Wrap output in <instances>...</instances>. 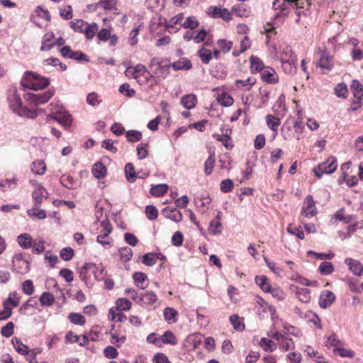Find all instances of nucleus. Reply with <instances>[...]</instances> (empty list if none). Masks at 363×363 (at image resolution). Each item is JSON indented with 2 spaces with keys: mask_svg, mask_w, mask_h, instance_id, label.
I'll return each instance as SVG.
<instances>
[{
  "mask_svg": "<svg viewBox=\"0 0 363 363\" xmlns=\"http://www.w3.org/2000/svg\"><path fill=\"white\" fill-rule=\"evenodd\" d=\"M309 0H274L273 7L274 9H280V13L287 15L290 9H295L297 18L296 23L300 21L301 16H306L309 13Z\"/></svg>",
  "mask_w": 363,
  "mask_h": 363,
  "instance_id": "f257e3e1",
  "label": "nucleus"
},
{
  "mask_svg": "<svg viewBox=\"0 0 363 363\" xmlns=\"http://www.w3.org/2000/svg\"><path fill=\"white\" fill-rule=\"evenodd\" d=\"M49 84L50 80L48 78L41 77L38 73L31 71H26L21 81V85L24 89H28L34 91L43 89Z\"/></svg>",
  "mask_w": 363,
  "mask_h": 363,
  "instance_id": "f03ea898",
  "label": "nucleus"
},
{
  "mask_svg": "<svg viewBox=\"0 0 363 363\" xmlns=\"http://www.w3.org/2000/svg\"><path fill=\"white\" fill-rule=\"evenodd\" d=\"M50 114L47 116V121L54 120L65 127H69L72 123V116L58 103L49 105Z\"/></svg>",
  "mask_w": 363,
  "mask_h": 363,
  "instance_id": "7ed1b4c3",
  "label": "nucleus"
},
{
  "mask_svg": "<svg viewBox=\"0 0 363 363\" xmlns=\"http://www.w3.org/2000/svg\"><path fill=\"white\" fill-rule=\"evenodd\" d=\"M337 167V160L334 156H330L328 160L313 169V172L316 177L321 178L323 174H332Z\"/></svg>",
  "mask_w": 363,
  "mask_h": 363,
  "instance_id": "20e7f679",
  "label": "nucleus"
},
{
  "mask_svg": "<svg viewBox=\"0 0 363 363\" xmlns=\"http://www.w3.org/2000/svg\"><path fill=\"white\" fill-rule=\"evenodd\" d=\"M54 94L52 90H48L43 94L28 92L24 95V98L30 105L38 106L48 102Z\"/></svg>",
  "mask_w": 363,
  "mask_h": 363,
  "instance_id": "39448f33",
  "label": "nucleus"
},
{
  "mask_svg": "<svg viewBox=\"0 0 363 363\" xmlns=\"http://www.w3.org/2000/svg\"><path fill=\"white\" fill-rule=\"evenodd\" d=\"M30 262L24 258L23 254L18 253L14 255L12 260L13 271L21 274H26L30 271Z\"/></svg>",
  "mask_w": 363,
  "mask_h": 363,
  "instance_id": "423d86ee",
  "label": "nucleus"
},
{
  "mask_svg": "<svg viewBox=\"0 0 363 363\" xmlns=\"http://www.w3.org/2000/svg\"><path fill=\"white\" fill-rule=\"evenodd\" d=\"M170 66V64L164 63L163 61H160L157 58H152L149 67L157 79H164L167 76Z\"/></svg>",
  "mask_w": 363,
  "mask_h": 363,
  "instance_id": "0eeeda50",
  "label": "nucleus"
},
{
  "mask_svg": "<svg viewBox=\"0 0 363 363\" xmlns=\"http://www.w3.org/2000/svg\"><path fill=\"white\" fill-rule=\"evenodd\" d=\"M8 102L12 111L18 115L25 106H23V102L20 95L17 93L16 90H13L8 96Z\"/></svg>",
  "mask_w": 363,
  "mask_h": 363,
  "instance_id": "6e6552de",
  "label": "nucleus"
},
{
  "mask_svg": "<svg viewBox=\"0 0 363 363\" xmlns=\"http://www.w3.org/2000/svg\"><path fill=\"white\" fill-rule=\"evenodd\" d=\"M208 13L212 18H220L225 21H228L231 19V13L225 8L211 6L208 9Z\"/></svg>",
  "mask_w": 363,
  "mask_h": 363,
  "instance_id": "1a4fd4ad",
  "label": "nucleus"
},
{
  "mask_svg": "<svg viewBox=\"0 0 363 363\" xmlns=\"http://www.w3.org/2000/svg\"><path fill=\"white\" fill-rule=\"evenodd\" d=\"M319 60L317 62V66L320 68L325 69L328 70H330L334 67L333 61L332 57L330 55L329 52L326 50H319Z\"/></svg>",
  "mask_w": 363,
  "mask_h": 363,
  "instance_id": "9d476101",
  "label": "nucleus"
},
{
  "mask_svg": "<svg viewBox=\"0 0 363 363\" xmlns=\"http://www.w3.org/2000/svg\"><path fill=\"white\" fill-rule=\"evenodd\" d=\"M303 205L301 211L302 215L310 218L315 216L317 213V208L311 195H308L306 197Z\"/></svg>",
  "mask_w": 363,
  "mask_h": 363,
  "instance_id": "9b49d317",
  "label": "nucleus"
},
{
  "mask_svg": "<svg viewBox=\"0 0 363 363\" xmlns=\"http://www.w3.org/2000/svg\"><path fill=\"white\" fill-rule=\"evenodd\" d=\"M35 205L40 206L43 201L48 199V192L46 189L40 184H37L32 194Z\"/></svg>",
  "mask_w": 363,
  "mask_h": 363,
  "instance_id": "f8f14e48",
  "label": "nucleus"
},
{
  "mask_svg": "<svg viewBox=\"0 0 363 363\" xmlns=\"http://www.w3.org/2000/svg\"><path fill=\"white\" fill-rule=\"evenodd\" d=\"M351 89L354 98L357 100L354 103L357 106L352 107V110L355 111L361 104V99L363 97V86L358 80H353L351 84Z\"/></svg>",
  "mask_w": 363,
  "mask_h": 363,
  "instance_id": "ddd939ff",
  "label": "nucleus"
},
{
  "mask_svg": "<svg viewBox=\"0 0 363 363\" xmlns=\"http://www.w3.org/2000/svg\"><path fill=\"white\" fill-rule=\"evenodd\" d=\"M146 71V67L143 65L138 64L134 67H128L125 71V74L128 77H133L138 82H140L139 77L143 75Z\"/></svg>",
  "mask_w": 363,
  "mask_h": 363,
  "instance_id": "4468645a",
  "label": "nucleus"
},
{
  "mask_svg": "<svg viewBox=\"0 0 363 363\" xmlns=\"http://www.w3.org/2000/svg\"><path fill=\"white\" fill-rule=\"evenodd\" d=\"M162 214L167 218L176 223L180 222L182 219V214L177 208L167 206L162 211Z\"/></svg>",
  "mask_w": 363,
  "mask_h": 363,
  "instance_id": "2eb2a0df",
  "label": "nucleus"
},
{
  "mask_svg": "<svg viewBox=\"0 0 363 363\" xmlns=\"http://www.w3.org/2000/svg\"><path fill=\"white\" fill-rule=\"evenodd\" d=\"M335 300V294L330 291H323L320 296L319 305L322 308H327Z\"/></svg>",
  "mask_w": 363,
  "mask_h": 363,
  "instance_id": "dca6fc26",
  "label": "nucleus"
},
{
  "mask_svg": "<svg viewBox=\"0 0 363 363\" xmlns=\"http://www.w3.org/2000/svg\"><path fill=\"white\" fill-rule=\"evenodd\" d=\"M345 263L348 266L349 269L355 276H361L363 272V265L362 263L356 259L352 258H346Z\"/></svg>",
  "mask_w": 363,
  "mask_h": 363,
  "instance_id": "f3484780",
  "label": "nucleus"
},
{
  "mask_svg": "<svg viewBox=\"0 0 363 363\" xmlns=\"http://www.w3.org/2000/svg\"><path fill=\"white\" fill-rule=\"evenodd\" d=\"M262 79L267 83L275 84L279 81V77L274 69L267 67L262 72Z\"/></svg>",
  "mask_w": 363,
  "mask_h": 363,
  "instance_id": "a211bd4d",
  "label": "nucleus"
},
{
  "mask_svg": "<svg viewBox=\"0 0 363 363\" xmlns=\"http://www.w3.org/2000/svg\"><path fill=\"white\" fill-rule=\"evenodd\" d=\"M55 38V35L52 32H49L45 33L42 39V45L40 47L41 51H48L51 50L55 45V43H52V40Z\"/></svg>",
  "mask_w": 363,
  "mask_h": 363,
  "instance_id": "6ab92c4d",
  "label": "nucleus"
},
{
  "mask_svg": "<svg viewBox=\"0 0 363 363\" xmlns=\"http://www.w3.org/2000/svg\"><path fill=\"white\" fill-rule=\"evenodd\" d=\"M157 301V295L152 291H148L144 294H140L137 302L147 305H152L154 304Z\"/></svg>",
  "mask_w": 363,
  "mask_h": 363,
  "instance_id": "aec40b11",
  "label": "nucleus"
},
{
  "mask_svg": "<svg viewBox=\"0 0 363 363\" xmlns=\"http://www.w3.org/2000/svg\"><path fill=\"white\" fill-rule=\"evenodd\" d=\"M17 241L23 249H28L33 246V240L28 233H23L18 236Z\"/></svg>",
  "mask_w": 363,
  "mask_h": 363,
  "instance_id": "412c9836",
  "label": "nucleus"
},
{
  "mask_svg": "<svg viewBox=\"0 0 363 363\" xmlns=\"http://www.w3.org/2000/svg\"><path fill=\"white\" fill-rule=\"evenodd\" d=\"M196 96L194 94H186L181 99V104L186 109L193 108L196 104Z\"/></svg>",
  "mask_w": 363,
  "mask_h": 363,
  "instance_id": "4be33fe9",
  "label": "nucleus"
},
{
  "mask_svg": "<svg viewBox=\"0 0 363 363\" xmlns=\"http://www.w3.org/2000/svg\"><path fill=\"white\" fill-rule=\"evenodd\" d=\"M133 278L137 286L144 289L147 286V277L143 272H135Z\"/></svg>",
  "mask_w": 363,
  "mask_h": 363,
  "instance_id": "5701e85b",
  "label": "nucleus"
},
{
  "mask_svg": "<svg viewBox=\"0 0 363 363\" xmlns=\"http://www.w3.org/2000/svg\"><path fill=\"white\" fill-rule=\"evenodd\" d=\"M257 80L255 77H250L245 79H237L235 82V85L237 88L241 89L245 87L246 90H250L251 87L255 84Z\"/></svg>",
  "mask_w": 363,
  "mask_h": 363,
  "instance_id": "b1692460",
  "label": "nucleus"
},
{
  "mask_svg": "<svg viewBox=\"0 0 363 363\" xmlns=\"http://www.w3.org/2000/svg\"><path fill=\"white\" fill-rule=\"evenodd\" d=\"M99 29V26L96 23H92L91 24L86 22V25L85 26L82 33H84L87 40H91L94 37Z\"/></svg>",
  "mask_w": 363,
  "mask_h": 363,
  "instance_id": "393cba45",
  "label": "nucleus"
},
{
  "mask_svg": "<svg viewBox=\"0 0 363 363\" xmlns=\"http://www.w3.org/2000/svg\"><path fill=\"white\" fill-rule=\"evenodd\" d=\"M296 294L298 298L303 303H308L311 301V291L307 288H296Z\"/></svg>",
  "mask_w": 363,
  "mask_h": 363,
  "instance_id": "a878e982",
  "label": "nucleus"
},
{
  "mask_svg": "<svg viewBox=\"0 0 363 363\" xmlns=\"http://www.w3.org/2000/svg\"><path fill=\"white\" fill-rule=\"evenodd\" d=\"M266 122L268 127L274 132V136L277 134V129L280 125V119L273 115L266 116Z\"/></svg>",
  "mask_w": 363,
  "mask_h": 363,
  "instance_id": "bb28decb",
  "label": "nucleus"
},
{
  "mask_svg": "<svg viewBox=\"0 0 363 363\" xmlns=\"http://www.w3.org/2000/svg\"><path fill=\"white\" fill-rule=\"evenodd\" d=\"M250 69L252 73L262 72L264 69V64L262 61L256 56H251L250 58Z\"/></svg>",
  "mask_w": 363,
  "mask_h": 363,
  "instance_id": "cd10ccee",
  "label": "nucleus"
},
{
  "mask_svg": "<svg viewBox=\"0 0 363 363\" xmlns=\"http://www.w3.org/2000/svg\"><path fill=\"white\" fill-rule=\"evenodd\" d=\"M106 167L101 162H96L92 167L94 176L97 179L104 178L106 174Z\"/></svg>",
  "mask_w": 363,
  "mask_h": 363,
  "instance_id": "c85d7f7f",
  "label": "nucleus"
},
{
  "mask_svg": "<svg viewBox=\"0 0 363 363\" xmlns=\"http://www.w3.org/2000/svg\"><path fill=\"white\" fill-rule=\"evenodd\" d=\"M171 65L174 70L189 69L191 67V62L186 58H181Z\"/></svg>",
  "mask_w": 363,
  "mask_h": 363,
  "instance_id": "c756f323",
  "label": "nucleus"
},
{
  "mask_svg": "<svg viewBox=\"0 0 363 363\" xmlns=\"http://www.w3.org/2000/svg\"><path fill=\"white\" fill-rule=\"evenodd\" d=\"M11 342L16 350L21 354H28V347L22 343V342L16 337H13Z\"/></svg>",
  "mask_w": 363,
  "mask_h": 363,
  "instance_id": "7c9ffc66",
  "label": "nucleus"
},
{
  "mask_svg": "<svg viewBox=\"0 0 363 363\" xmlns=\"http://www.w3.org/2000/svg\"><path fill=\"white\" fill-rule=\"evenodd\" d=\"M45 170H46V165L43 160L35 161L32 163L31 171L34 174L43 175L45 174Z\"/></svg>",
  "mask_w": 363,
  "mask_h": 363,
  "instance_id": "2f4dec72",
  "label": "nucleus"
},
{
  "mask_svg": "<svg viewBox=\"0 0 363 363\" xmlns=\"http://www.w3.org/2000/svg\"><path fill=\"white\" fill-rule=\"evenodd\" d=\"M294 60H296V56L291 48L286 47L281 52L280 60L281 62H292Z\"/></svg>",
  "mask_w": 363,
  "mask_h": 363,
  "instance_id": "473e14b6",
  "label": "nucleus"
},
{
  "mask_svg": "<svg viewBox=\"0 0 363 363\" xmlns=\"http://www.w3.org/2000/svg\"><path fill=\"white\" fill-rule=\"evenodd\" d=\"M126 179L129 182H134L137 178L134 166L132 163H127L125 166Z\"/></svg>",
  "mask_w": 363,
  "mask_h": 363,
  "instance_id": "72a5a7b5",
  "label": "nucleus"
},
{
  "mask_svg": "<svg viewBox=\"0 0 363 363\" xmlns=\"http://www.w3.org/2000/svg\"><path fill=\"white\" fill-rule=\"evenodd\" d=\"M168 190V185L166 184H160L155 186H153L150 193L155 196H160L166 193Z\"/></svg>",
  "mask_w": 363,
  "mask_h": 363,
  "instance_id": "f704fd0d",
  "label": "nucleus"
},
{
  "mask_svg": "<svg viewBox=\"0 0 363 363\" xmlns=\"http://www.w3.org/2000/svg\"><path fill=\"white\" fill-rule=\"evenodd\" d=\"M215 164V154L214 152L210 153L209 157L204 163V173L209 175L212 173Z\"/></svg>",
  "mask_w": 363,
  "mask_h": 363,
  "instance_id": "c9c22d12",
  "label": "nucleus"
},
{
  "mask_svg": "<svg viewBox=\"0 0 363 363\" xmlns=\"http://www.w3.org/2000/svg\"><path fill=\"white\" fill-rule=\"evenodd\" d=\"M177 311L172 308L167 307L164 310V319L169 323H173L177 321Z\"/></svg>",
  "mask_w": 363,
  "mask_h": 363,
  "instance_id": "e433bc0d",
  "label": "nucleus"
},
{
  "mask_svg": "<svg viewBox=\"0 0 363 363\" xmlns=\"http://www.w3.org/2000/svg\"><path fill=\"white\" fill-rule=\"evenodd\" d=\"M40 302L43 306H50L55 303V297L49 292H43L40 297Z\"/></svg>",
  "mask_w": 363,
  "mask_h": 363,
  "instance_id": "4c0bfd02",
  "label": "nucleus"
},
{
  "mask_svg": "<svg viewBox=\"0 0 363 363\" xmlns=\"http://www.w3.org/2000/svg\"><path fill=\"white\" fill-rule=\"evenodd\" d=\"M259 345L264 350L267 352H273L276 350L275 343L266 337H262L260 340Z\"/></svg>",
  "mask_w": 363,
  "mask_h": 363,
  "instance_id": "58836bf2",
  "label": "nucleus"
},
{
  "mask_svg": "<svg viewBox=\"0 0 363 363\" xmlns=\"http://www.w3.org/2000/svg\"><path fill=\"white\" fill-rule=\"evenodd\" d=\"M16 184V179H0V191H6L7 189H14Z\"/></svg>",
  "mask_w": 363,
  "mask_h": 363,
  "instance_id": "ea45409f",
  "label": "nucleus"
},
{
  "mask_svg": "<svg viewBox=\"0 0 363 363\" xmlns=\"http://www.w3.org/2000/svg\"><path fill=\"white\" fill-rule=\"evenodd\" d=\"M70 27L75 31L82 33L86 22L82 19H74L69 23Z\"/></svg>",
  "mask_w": 363,
  "mask_h": 363,
  "instance_id": "a19ab883",
  "label": "nucleus"
},
{
  "mask_svg": "<svg viewBox=\"0 0 363 363\" xmlns=\"http://www.w3.org/2000/svg\"><path fill=\"white\" fill-rule=\"evenodd\" d=\"M180 25L182 26L184 28L194 30L199 26V23L195 16H189L185 20V21Z\"/></svg>",
  "mask_w": 363,
  "mask_h": 363,
  "instance_id": "79ce46f5",
  "label": "nucleus"
},
{
  "mask_svg": "<svg viewBox=\"0 0 363 363\" xmlns=\"http://www.w3.org/2000/svg\"><path fill=\"white\" fill-rule=\"evenodd\" d=\"M221 223L219 220H213L211 221L208 230L210 234L218 235L221 232Z\"/></svg>",
  "mask_w": 363,
  "mask_h": 363,
  "instance_id": "37998d69",
  "label": "nucleus"
},
{
  "mask_svg": "<svg viewBox=\"0 0 363 363\" xmlns=\"http://www.w3.org/2000/svg\"><path fill=\"white\" fill-rule=\"evenodd\" d=\"M319 271L322 274L329 275L333 272L334 267L331 262H323L319 266Z\"/></svg>",
  "mask_w": 363,
  "mask_h": 363,
  "instance_id": "c03bdc74",
  "label": "nucleus"
},
{
  "mask_svg": "<svg viewBox=\"0 0 363 363\" xmlns=\"http://www.w3.org/2000/svg\"><path fill=\"white\" fill-rule=\"evenodd\" d=\"M198 54L202 62L204 64H208L212 58V53L211 50L205 48H202L201 49H200L198 52Z\"/></svg>",
  "mask_w": 363,
  "mask_h": 363,
  "instance_id": "a18cd8bd",
  "label": "nucleus"
},
{
  "mask_svg": "<svg viewBox=\"0 0 363 363\" xmlns=\"http://www.w3.org/2000/svg\"><path fill=\"white\" fill-rule=\"evenodd\" d=\"M128 141L130 143L138 142L142 138V133L138 130H131L125 133Z\"/></svg>",
  "mask_w": 363,
  "mask_h": 363,
  "instance_id": "49530a36",
  "label": "nucleus"
},
{
  "mask_svg": "<svg viewBox=\"0 0 363 363\" xmlns=\"http://www.w3.org/2000/svg\"><path fill=\"white\" fill-rule=\"evenodd\" d=\"M68 318L71 323L75 325H83L85 323V318L80 313H71Z\"/></svg>",
  "mask_w": 363,
  "mask_h": 363,
  "instance_id": "de8ad7c7",
  "label": "nucleus"
},
{
  "mask_svg": "<svg viewBox=\"0 0 363 363\" xmlns=\"http://www.w3.org/2000/svg\"><path fill=\"white\" fill-rule=\"evenodd\" d=\"M344 211H345L344 208H341V209L338 210L333 215V218L337 220L342 221L345 223H349L352 219V216H351V215L345 216Z\"/></svg>",
  "mask_w": 363,
  "mask_h": 363,
  "instance_id": "09e8293b",
  "label": "nucleus"
},
{
  "mask_svg": "<svg viewBox=\"0 0 363 363\" xmlns=\"http://www.w3.org/2000/svg\"><path fill=\"white\" fill-rule=\"evenodd\" d=\"M40 206L34 205L33 208L28 211V214L30 216H35L39 219H44L46 217V213L44 210L39 209Z\"/></svg>",
  "mask_w": 363,
  "mask_h": 363,
  "instance_id": "8fccbe9b",
  "label": "nucleus"
},
{
  "mask_svg": "<svg viewBox=\"0 0 363 363\" xmlns=\"http://www.w3.org/2000/svg\"><path fill=\"white\" fill-rule=\"evenodd\" d=\"M281 67L286 73L293 74L296 71V60L281 62Z\"/></svg>",
  "mask_w": 363,
  "mask_h": 363,
  "instance_id": "3c124183",
  "label": "nucleus"
},
{
  "mask_svg": "<svg viewBox=\"0 0 363 363\" xmlns=\"http://www.w3.org/2000/svg\"><path fill=\"white\" fill-rule=\"evenodd\" d=\"M233 97L227 93H223L218 98V102L222 106L228 107L233 104Z\"/></svg>",
  "mask_w": 363,
  "mask_h": 363,
  "instance_id": "603ef678",
  "label": "nucleus"
},
{
  "mask_svg": "<svg viewBox=\"0 0 363 363\" xmlns=\"http://www.w3.org/2000/svg\"><path fill=\"white\" fill-rule=\"evenodd\" d=\"M157 262V254L146 253L143 257V263L147 266H152Z\"/></svg>",
  "mask_w": 363,
  "mask_h": 363,
  "instance_id": "864d4df0",
  "label": "nucleus"
},
{
  "mask_svg": "<svg viewBox=\"0 0 363 363\" xmlns=\"http://www.w3.org/2000/svg\"><path fill=\"white\" fill-rule=\"evenodd\" d=\"M162 341L164 343L170 344L172 345H175L177 343V340L175 335L171 331H166L162 335Z\"/></svg>",
  "mask_w": 363,
  "mask_h": 363,
  "instance_id": "5fc2aeb1",
  "label": "nucleus"
},
{
  "mask_svg": "<svg viewBox=\"0 0 363 363\" xmlns=\"http://www.w3.org/2000/svg\"><path fill=\"white\" fill-rule=\"evenodd\" d=\"M20 297L16 292L11 293L6 300L4 301V303H6L7 306L11 303V307L14 308L18 305Z\"/></svg>",
  "mask_w": 363,
  "mask_h": 363,
  "instance_id": "6e6d98bb",
  "label": "nucleus"
},
{
  "mask_svg": "<svg viewBox=\"0 0 363 363\" xmlns=\"http://www.w3.org/2000/svg\"><path fill=\"white\" fill-rule=\"evenodd\" d=\"M230 321L233 325L234 328L237 330L242 331L245 328V325L241 323L240 318L238 315H232L230 316Z\"/></svg>",
  "mask_w": 363,
  "mask_h": 363,
  "instance_id": "4d7b16f0",
  "label": "nucleus"
},
{
  "mask_svg": "<svg viewBox=\"0 0 363 363\" xmlns=\"http://www.w3.org/2000/svg\"><path fill=\"white\" fill-rule=\"evenodd\" d=\"M137 155L139 160H143L147 157L148 155V145L141 143L138 145Z\"/></svg>",
  "mask_w": 363,
  "mask_h": 363,
  "instance_id": "13d9d810",
  "label": "nucleus"
},
{
  "mask_svg": "<svg viewBox=\"0 0 363 363\" xmlns=\"http://www.w3.org/2000/svg\"><path fill=\"white\" fill-rule=\"evenodd\" d=\"M86 101L89 105L92 106H96L101 104V99L96 93L92 92L88 94L86 97Z\"/></svg>",
  "mask_w": 363,
  "mask_h": 363,
  "instance_id": "bf43d9fd",
  "label": "nucleus"
},
{
  "mask_svg": "<svg viewBox=\"0 0 363 363\" xmlns=\"http://www.w3.org/2000/svg\"><path fill=\"white\" fill-rule=\"evenodd\" d=\"M62 185L67 189H74L75 186V181L70 176H62L60 179Z\"/></svg>",
  "mask_w": 363,
  "mask_h": 363,
  "instance_id": "052dcab7",
  "label": "nucleus"
},
{
  "mask_svg": "<svg viewBox=\"0 0 363 363\" xmlns=\"http://www.w3.org/2000/svg\"><path fill=\"white\" fill-rule=\"evenodd\" d=\"M233 182L230 179H226L220 182V191L224 193L230 192L233 189Z\"/></svg>",
  "mask_w": 363,
  "mask_h": 363,
  "instance_id": "680f3d73",
  "label": "nucleus"
},
{
  "mask_svg": "<svg viewBox=\"0 0 363 363\" xmlns=\"http://www.w3.org/2000/svg\"><path fill=\"white\" fill-rule=\"evenodd\" d=\"M131 307V302L125 298H119L116 301V308L119 311H127Z\"/></svg>",
  "mask_w": 363,
  "mask_h": 363,
  "instance_id": "e2e57ef3",
  "label": "nucleus"
},
{
  "mask_svg": "<svg viewBox=\"0 0 363 363\" xmlns=\"http://www.w3.org/2000/svg\"><path fill=\"white\" fill-rule=\"evenodd\" d=\"M145 213L150 220H155L158 216V211L155 206L152 205L147 206L145 208Z\"/></svg>",
  "mask_w": 363,
  "mask_h": 363,
  "instance_id": "0e129e2a",
  "label": "nucleus"
},
{
  "mask_svg": "<svg viewBox=\"0 0 363 363\" xmlns=\"http://www.w3.org/2000/svg\"><path fill=\"white\" fill-rule=\"evenodd\" d=\"M14 324L9 322L1 328V333L4 337H9L13 334Z\"/></svg>",
  "mask_w": 363,
  "mask_h": 363,
  "instance_id": "69168bd1",
  "label": "nucleus"
},
{
  "mask_svg": "<svg viewBox=\"0 0 363 363\" xmlns=\"http://www.w3.org/2000/svg\"><path fill=\"white\" fill-rule=\"evenodd\" d=\"M120 258L124 262L129 261L133 255L132 250L130 247H124L120 250Z\"/></svg>",
  "mask_w": 363,
  "mask_h": 363,
  "instance_id": "338daca9",
  "label": "nucleus"
},
{
  "mask_svg": "<svg viewBox=\"0 0 363 363\" xmlns=\"http://www.w3.org/2000/svg\"><path fill=\"white\" fill-rule=\"evenodd\" d=\"M60 257L65 260H70L74 256V250L71 247H65L60 252Z\"/></svg>",
  "mask_w": 363,
  "mask_h": 363,
  "instance_id": "774afa93",
  "label": "nucleus"
}]
</instances>
